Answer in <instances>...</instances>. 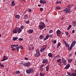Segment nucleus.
Masks as SVG:
<instances>
[{"label": "nucleus", "instance_id": "30", "mask_svg": "<svg viewBox=\"0 0 76 76\" xmlns=\"http://www.w3.org/2000/svg\"><path fill=\"white\" fill-rule=\"evenodd\" d=\"M74 6V4H72L71 5H68L67 6V7H71V6Z\"/></svg>", "mask_w": 76, "mask_h": 76}, {"label": "nucleus", "instance_id": "34", "mask_svg": "<svg viewBox=\"0 0 76 76\" xmlns=\"http://www.w3.org/2000/svg\"><path fill=\"white\" fill-rule=\"evenodd\" d=\"M36 53H39V49H37L36 50Z\"/></svg>", "mask_w": 76, "mask_h": 76}, {"label": "nucleus", "instance_id": "36", "mask_svg": "<svg viewBox=\"0 0 76 76\" xmlns=\"http://www.w3.org/2000/svg\"><path fill=\"white\" fill-rule=\"evenodd\" d=\"M73 26H76V22H73Z\"/></svg>", "mask_w": 76, "mask_h": 76}, {"label": "nucleus", "instance_id": "9", "mask_svg": "<svg viewBox=\"0 0 76 76\" xmlns=\"http://www.w3.org/2000/svg\"><path fill=\"white\" fill-rule=\"evenodd\" d=\"M61 33V31L59 30H58L56 31V34H57V36H58V37H59L60 35V34Z\"/></svg>", "mask_w": 76, "mask_h": 76}, {"label": "nucleus", "instance_id": "51", "mask_svg": "<svg viewBox=\"0 0 76 76\" xmlns=\"http://www.w3.org/2000/svg\"><path fill=\"white\" fill-rule=\"evenodd\" d=\"M56 57H57V58H60V56L59 55H57Z\"/></svg>", "mask_w": 76, "mask_h": 76}, {"label": "nucleus", "instance_id": "46", "mask_svg": "<svg viewBox=\"0 0 76 76\" xmlns=\"http://www.w3.org/2000/svg\"><path fill=\"white\" fill-rule=\"evenodd\" d=\"M75 32V31L74 30H73L72 31V34H74Z\"/></svg>", "mask_w": 76, "mask_h": 76}, {"label": "nucleus", "instance_id": "16", "mask_svg": "<svg viewBox=\"0 0 76 76\" xmlns=\"http://www.w3.org/2000/svg\"><path fill=\"white\" fill-rule=\"evenodd\" d=\"M45 49H46V48H41L40 49L41 52V53H42V52L44 51V50H45Z\"/></svg>", "mask_w": 76, "mask_h": 76}, {"label": "nucleus", "instance_id": "64", "mask_svg": "<svg viewBox=\"0 0 76 76\" xmlns=\"http://www.w3.org/2000/svg\"><path fill=\"white\" fill-rule=\"evenodd\" d=\"M76 6H75V7L74 8V10H76Z\"/></svg>", "mask_w": 76, "mask_h": 76}, {"label": "nucleus", "instance_id": "38", "mask_svg": "<svg viewBox=\"0 0 76 76\" xmlns=\"http://www.w3.org/2000/svg\"><path fill=\"white\" fill-rule=\"evenodd\" d=\"M14 45H12L11 46V48H14Z\"/></svg>", "mask_w": 76, "mask_h": 76}, {"label": "nucleus", "instance_id": "12", "mask_svg": "<svg viewBox=\"0 0 76 76\" xmlns=\"http://www.w3.org/2000/svg\"><path fill=\"white\" fill-rule=\"evenodd\" d=\"M17 32L18 34L20 33V32H22V29L20 28H18Z\"/></svg>", "mask_w": 76, "mask_h": 76}, {"label": "nucleus", "instance_id": "47", "mask_svg": "<svg viewBox=\"0 0 76 76\" xmlns=\"http://www.w3.org/2000/svg\"><path fill=\"white\" fill-rule=\"evenodd\" d=\"M4 66V65L3 64H1V67H3Z\"/></svg>", "mask_w": 76, "mask_h": 76}, {"label": "nucleus", "instance_id": "55", "mask_svg": "<svg viewBox=\"0 0 76 76\" xmlns=\"http://www.w3.org/2000/svg\"><path fill=\"white\" fill-rule=\"evenodd\" d=\"M49 37L50 38H52L53 37V36L51 35H50Z\"/></svg>", "mask_w": 76, "mask_h": 76}, {"label": "nucleus", "instance_id": "29", "mask_svg": "<svg viewBox=\"0 0 76 76\" xmlns=\"http://www.w3.org/2000/svg\"><path fill=\"white\" fill-rule=\"evenodd\" d=\"M60 61H61V59L60 58H59L57 60V62H58V63L60 62Z\"/></svg>", "mask_w": 76, "mask_h": 76}, {"label": "nucleus", "instance_id": "8", "mask_svg": "<svg viewBox=\"0 0 76 76\" xmlns=\"http://www.w3.org/2000/svg\"><path fill=\"white\" fill-rule=\"evenodd\" d=\"M8 59V58L7 57L6 58V56H4L3 57V58L1 60V61H5V60H7Z\"/></svg>", "mask_w": 76, "mask_h": 76}, {"label": "nucleus", "instance_id": "32", "mask_svg": "<svg viewBox=\"0 0 76 76\" xmlns=\"http://www.w3.org/2000/svg\"><path fill=\"white\" fill-rule=\"evenodd\" d=\"M53 32V30H50L49 31V33L51 34V33H52Z\"/></svg>", "mask_w": 76, "mask_h": 76}, {"label": "nucleus", "instance_id": "63", "mask_svg": "<svg viewBox=\"0 0 76 76\" xmlns=\"http://www.w3.org/2000/svg\"><path fill=\"white\" fill-rule=\"evenodd\" d=\"M42 66H42V65H41L40 66V68L41 69V68H42Z\"/></svg>", "mask_w": 76, "mask_h": 76}, {"label": "nucleus", "instance_id": "33", "mask_svg": "<svg viewBox=\"0 0 76 76\" xmlns=\"http://www.w3.org/2000/svg\"><path fill=\"white\" fill-rule=\"evenodd\" d=\"M16 73H17V74H20V71H17L16 72Z\"/></svg>", "mask_w": 76, "mask_h": 76}, {"label": "nucleus", "instance_id": "41", "mask_svg": "<svg viewBox=\"0 0 76 76\" xmlns=\"http://www.w3.org/2000/svg\"><path fill=\"white\" fill-rule=\"evenodd\" d=\"M16 50L18 52L19 51V47H17V48Z\"/></svg>", "mask_w": 76, "mask_h": 76}, {"label": "nucleus", "instance_id": "3", "mask_svg": "<svg viewBox=\"0 0 76 76\" xmlns=\"http://www.w3.org/2000/svg\"><path fill=\"white\" fill-rule=\"evenodd\" d=\"M76 43V41L75 40H74L72 42V44L71 45V46L69 49L70 50H72V48H73V47H74V46Z\"/></svg>", "mask_w": 76, "mask_h": 76}, {"label": "nucleus", "instance_id": "1", "mask_svg": "<svg viewBox=\"0 0 76 76\" xmlns=\"http://www.w3.org/2000/svg\"><path fill=\"white\" fill-rule=\"evenodd\" d=\"M71 9V7H68L66 8L64 10V13H70V9Z\"/></svg>", "mask_w": 76, "mask_h": 76}, {"label": "nucleus", "instance_id": "25", "mask_svg": "<svg viewBox=\"0 0 76 76\" xmlns=\"http://www.w3.org/2000/svg\"><path fill=\"white\" fill-rule=\"evenodd\" d=\"M68 63H70V62H72V59H68Z\"/></svg>", "mask_w": 76, "mask_h": 76}, {"label": "nucleus", "instance_id": "10", "mask_svg": "<svg viewBox=\"0 0 76 76\" xmlns=\"http://www.w3.org/2000/svg\"><path fill=\"white\" fill-rule=\"evenodd\" d=\"M40 3H42V4H46V1L44 0H41L40 1Z\"/></svg>", "mask_w": 76, "mask_h": 76}, {"label": "nucleus", "instance_id": "19", "mask_svg": "<svg viewBox=\"0 0 76 76\" xmlns=\"http://www.w3.org/2000/svg\"><path fill=\"white\" fill-rule=\"evenodd\" d=\"M49 70V65H48L46 67V71L48 72Z\"/></svg>", "mask_w": 76, "mask_h": 76}, {"label": "nucleus", "instance_id": "7", "mask_svg": "<svg viewBox=\"0 0 76 76\" xmlns=\"http://www.w3.org/2000/svg\"><path fill=\"white\" fill-rule=\"evenodd\" d=\"M13 32L14 34H17V33H18V27H16L15 29L13 30Z\"/></svg>", "mask_w": 76, "mask_h": 76}, {"label": "nucleus", "instance_id": "52", "mask_svg": "<svg viewBox=\"0 0 76 76\" xmlns=\"http://www.w3.org/2000/svg\"><path fill=\"white\" fill-rule=\"evenodd\" d=\"M16 50L14 48H13L12 49V51H14L15 50Z\"/></svg>", "mask_w": 76, "mask_h": 76}, {"label": "nucleus", "instance_id": "11", "mask_svg": "<svg viewBox=\"0 0 76 76\" xmlns=\"http://www.w3.org/2000/svg\"><path fill=\"white\" fill-rule=\"evenodd\" d=\"M70 64H67L65 67V69H68L70 67Z\"/></svg>", "mask_w": 76, "mask_h": 76}, {"label": "nucleus", "instance_id": "18", "mask_svg": "<svg viewBox=\"0 0 76 76\" xmlns=\"http://www.w3.org/2000/svg\"><path fill=\"white\" fill-rule=\"evenodd\" d=\"M48 56H49V57H50L51 58V57H52L53 56V54H52L51 53H49L48 54Z\"/></svg>", "mask_w": 76, "mask_h": 76}, {"label": "nucleus", "instance_id": "31", "mask_svg": "<svg viewBox=\"0 0 76 76\" xmlns=\"http://www.w3.org/2000/svg\"><path fill=\"white\" fill-rule=\"evenodd\" d=\"M60 46V43H58L57 46V48H58V47H59V46Z\"/></svg>", "mask_w": 76, "mask_h": 76}, {"label": "nucleus", "instance_id": "56", "mask_svg": "<svg viewBox=\"0 0 76 76\" xmlns=\"http://www.w3.org/2000/svg\"><path fill=\"white\" fill-rule=\"evenodd\" d=\"M56 56H54L53 57V60H55L56 58Z\"/></svg>", "mask_w": 76, "mask_h": 76}, {"label": "nucleus", "instance_id": "59", "mask_svg": "<svg viewBox=\"0 0 76 76\" xmlns=\"http://www.w3.org/2000/svg\"><path fill=\"white\" fill-rule=\"evenodd\" d=\"M65 45L66 46V45H68V44H67V43H65Z\"/></svg>", "mask_w": 76, "mask_h": 76}, {"label": "nucleus", "instance_id": "22", "mask_svg": "<svg viewBox=\"0 0 76 76\" xmlns=\"http://www.w3.org/2000/svg\"><path fill=\"white\" fill-rule=\"evenodd\" d=\"M18 39V37H13V41H16V39Z\"/></svg>", "mask_w": 76, "mask_h": 76}, {"label": "nucleus", "instance_id": "53", "mask_svg": "<svg viewBox=\"0 0 76 76\" xmlns=\"http://www.w3.org/2000/svg\"><path fill=\"white\" fill-rule=\"evenodd\" d=\"M25 60H28V58L27 57H26L25 58Z\"/></svg>", "mask_w": 76, "mask_h": 76}, {"label": "nucleus", "instance_id": "6", "mask_svg": "<svg viewBox=\"0 0 76 76\" xmlns=\"http://www.w3.org/2000/svg\"><path fill=\"white\" fill-rule=\"evenodd\" d=\"M23 65L24 66H26V67H29V66L31 65V63L30 62H28L26 64H24Z\"/></svg>", "mask_w": 76, "mask_h": 76}, {"label": "nucleus", "instance_id": "60", "mask_svg": "<svg viewBox=\"0 0 76 76\" xmlns=\"http://www.w3.org/2000/svg\"><path fill=\"white\" fill-rule=\"evenodd\" d=\"M46 39H46V37H45V38H44V41H45V40H46Z\"/></svg>", "mask_w": 76, "mask_h": 76}, {"label": "nucleus", "instance_id": "26", "mask_svg": "<svg viewBox=\"0 0 76 76\" xmlns=\"http://www.w3.org/2000/svg\"><path fill=\"white\" fill-rule=\"evenodd\" d=\"M56 9H59V10H60V9H61V8H60V7H56Z\"/></svg>", "mask_w": 76, "mask_h": 76}, {"label": "nucleus", "instance_id": "24", "mask_svg": "<svg viewBox=\"0 0 76 76\" xmlns=\"http://www.w3.org/2000/svg\"><path fill=\"white\" fill-rule=\"evenodd\" d=\"M67 74L69 76H72V74H71L69 72H67Z\"/></svg>", "mask_w": 76, "mask_h": 76}, {"label": "nucleus", "instance_id": "37", "mask_svg": "<svg viewBox=\"0 0 76 76\" xmlns=\"http://www.w3.org/2000/svg\"><path fill=\"white\" fill-rule=\"evenodd\" d=\"M72 76H76V74L72 73Z\"/></svg>", "mask_w": 76, "mask_h": 76}, {"label": "nucleus", "instance_id": "39", "mask_svg": "<svg viewBox=\"0 0 76 76\" xmlns=\"http://www.w3.org/2000/svg\"><path fill=\"white\" fill-rule=\"evenodd\" d=\"M26 23L27 24H28V23H29V20H28V21H26Z\"/></svg>", "mask_w": 76, "mask_h": 76}, {"label": "nucleus", "instance_id": "21", "mask_svg": "<svg viewBox=\"0 0 76 76\" xmlns=\"http://www.w3.org/2000/svg\"><path fill=\"white\" fill-rule=\"evenodd\" d=\"M16 18H18V19H20V15H16L15 16Z\"/></svg>", "mask_w": 76, "mask_h": 76}, {"label": "nucleus", "instance_id": "15", "mask_svg": "<svg viewBox=\"0 0 76 76\" xmlns=\"http://www.w3.org/2000/svg\"><path fill=\"white\" fill-rule=\"evenodd\" d=\"M11 5L12 6H14L15 5V1H13L11 3Z\"/></svg>", "mask_w": 76, "mask_h": 76}, {"label": "nucleus", "instance_id": "40", "mask_svg": "<svg viewBox=\"0 0 76 76\" xmlns=\"http://www.w3.org/2000/svg\"><path fill=\"white\" fill-rule=\"evenodd\" d=\"M18 40H19V41H23V39L22 38H20L18 39Z\"/></svg>", "mask_w": 76, "mask_h": 76}, {"label": "nucleus", "instance_id": "43", "mask_svg": "<svg viewBox=\"0 0 76 76\" xmlns=\"http://www.w3.org/2000/svg\"><path fill=\"white\" fill-rule=\"evenodd\" d=\"M40 10L41 12L43 10V8H40Z\"/></svg>", "mask_w": 76, "mask_h": 76}, {"label": "nucleus", "instance_id": "13", "mask_svg": "<svg viewBox=\"0 0 76 76\" xmlns=\"http://www.w3.org/2000/svg\"><path fill=\"white\" fill-rule=\"evenodd\" d=\"M42 63H46L47 64L48 63V61L47 60V59H44L42 61Z\"/></svg>", "mask_w": 76, "mask_h": 76}, {"label": "nucleus", "instance_id": "57", "mask_svg": "<svg viewBox=\"0 0 76 76\" xmlns=\"http://www.w3.org/2000/svg\"><path fill=\"white\" fill-rule=\"evenodd\" d=\"M70 27H68L67 28V30H69V29H70Z\"/></svg>", "mask_w": 76, "mask_h": 76}, {"label": "nucleus", "instance_id": "61", "mask_svg": "<svg viewBox=\"0 0 76 76\" xmlns=\"http://www.w3.org/2000/svg\"><path fill=\"white\" fill-rule=\"evenodd\" d=\"M41 71H42H42H43V69L42 68V69H40Z\"/></svg>", "mask_w": 76, "mask_h": 76}, {"label": "nucleus", "instance_id": "28", "mask_svg": "<svg viewBox=\"0 0 76 76\" xmlns=\"http://www.w3.org/2000/svg\"><path fill=\"white\" fill-rule=\"evenodd\" d=\"M40 75L41 76H44V75H45L44 74H42V73H40Z\"/></svg>", "mask_w": 76, "mask_h": 76}, {"label": "nucleus", "instance_id": "35", "mask_svg": "<svg viewBox=\"0 0 76 76\" xmlns=\"http://www.w3.org/2000/svg\"><path fill=\"white\" fill-rule=\"evenodd\" d=\"M18 47H19L20 49H21V50L23 49V47H22V46H20Z\"/></svg>", "mask_w": 76, "mask_h": 76}, {"label": "nucleus", "instance_id": "4", "mask_svg": "<svg viewBox=\"0 0 76 76\" xmlns=\"http://www.w3.org/2000/svg\"><path fill=\"white\" fill-rule=\"evenodd\" d=\"M33 69H27L26 70V73L27 74H29L30 73H33Z\"/></svg>", "mask_w": 76, "mask_h": 76}, {"label": "nucleus", "instance_id": "17", "mask_svg": "<svg viewBox=\"0 0 76 76\" xmlns=\"http://www.w3.org/2000/svg\"><path fill=\"white\" fill-rule=\"evenodd\" d=\"M24 18L25 19H28V15H25L24 16Z\"/></svg>", "mask_w": 76, "mask_h": 76}, {"label": "nucleus", "instance_id": "2", "mask_svg": "<svg viewBox=\"0 0 76 76\" xmlns=\"http://www.w3.org/2000/svg\"><path fill=\"white\" fill-rule=\"evenodd\" d=\"M41 25L39 26V28H40V30H41V29H44V28H45V25L44 23H40Z\"/></svg>", "mask_w": 76, "mask_h": 76}, {"label": "nucleus", "instance_id": "45", "mask_svg": "<svg viewBox=\"0 0 76 76\" xmlns=\"http://www.w3.org/2000/svg\"><path fill=\"white\" fill-rule=\"evenodd\" d=\"M21 29H23V28H24V26H21Z\"/></svg>", "mask_w": 76, "mask_h": 76}, {"label": "nucleus", "instance_id": "50", "mask_svg": "<svg viewBox=\"0 0 76 76\" xmlns=\"http://www.w3.org/2000/svg\"><path fill=\"white\" fill-rule=\"evenodd\" d=\"M66 35H69V32L67 31H66Z\"/></svg>", "mask_w": 76, "mask_h": 76}, {"label": "nucleus", "instance_id": "23", "mask_svg": "<svg viewBox=\"0 0 76 76\" xmlns=\"http://www.w3.org/2000/svg\"><path fill=\"white\" fill-rule=\"evenodd\" d=\"M33 32H34V30H29V34H32L33 33Z\"/></svg>", "mask_w": 76, "mask_h": 76}, {"label": "nucleus", "instance_id": "5", "mask_svg": "<svg viewBox=\"0 0 76 76\" xmlns=\"http://www.w3.org/2000/svg\"><path fill=\"white\" fill-rule=\"evenodd\" d=\"M61 61H62V63H63L64 66L66 65L67 64L66 61V60H65L64 58H62Z\"/></svg>", "mask_w": 76, "mask_h": 76}, {"label": "nucleus", "instance_id": "49", "mask_svg": "<svg viewBox=\"0 0 76 76\" xmlns=\"http://www.w3.org/2000/svg\"><path fill=\"white\" fill-rule=\"evenodd\" d=\"M68 27H69V28H72V25H70Z\"/></svg>", "mask_w": 76, "mask_h": 76}, {"label": "nucleus", "instance_id": "62", "mask_svg": "<svg viewBox=\"0 0 76 76\" xmlns=\"http://www.w3.org/2000/svg\"><path fill=\"white\" fill-rule=\"evenodd\" d=\"M15 46H17V47H18V46H19V45L18 44H17L16 45H14Z\"/></svg>", "mask_w": 76, "mask_h": 76}, {"label": "nucleus", "instance_id": "20", "mask_svg": "<svg viewBox=\"0 0 76 76\" xmlns=\"http://www.w3.org/2000/svg\"><path fill=\"white\" fill-rule=\"evenodd\" d=\"M44 36L42 35H40L39 36V39H43L44 38Z\"/></svg>", "mask_w": 76, "mask_h": 76}, {"label": "nucleus", "instance_id": "42", "mask_svg": "<svg viewBox=\"0 0 76 76\" xmlns=\"http://www.w3.org/2000/svg\"><path fill=\"white\" fill-rule=\"evenodd\" d=\"M28 12H32V10L31 9H28Z\"/></svg>", "mask_w": 76, "mask_h": 76}, {"label": "nucleus", "instance_id": "27", "mask_svg": "<svg viewBox=\"0 0 76 76\" xmlns=\"http://www.w3.org/2000/svg\"><path fill=\"white\" fill-rule=\"evenodd\" d=\"M56 4H61V1H57L56 2Z\"/></svg>", "mask_w": 76, "mask_h": 76}, {"label": "nucleus", "instance_id": "48", "mask_svg": "<svg viewBox=\"0 0 76 76\" xmlns=\"http://www.w3.org/2000/svg\"><path fill=\"white\" fill-rule=\"evenodd\" d=\"M56 42H57L56 40H54V41H53V43H54V44H56Z\"/></svg>", "mask_w": 76, "mask_h": 76}, {"label": "nucleus", "instance_id": "44", "mask_svg": "<svg viewBox=\"0 0 76 76\" xmlns=\"http://www.w3.org/2000/svg\"><path fill=\"white\" fill-rule=\"evenodd\" d=\"M49 37V35H47V36H46V39H48V38Z\"/></svg>", "mask_w": 76, "mask_h": 76}, {"label": "nucleus", "instance_id": "54", "mask_svg": "<svg viewBox=\"0 0 76 76\" xmlns=\"http://www.w3.org/2000/svg\"><path fill=\"white\" fill-rule=\"evenodd\" d=\"M66 47H68V48H69V45H66Z\"/></svg>", "mask_w": 76, "mask_h": 76}, {"label": "nucleus", "instance_id": "58", "mask_svg": "<svg viewBox=\"0 0 76 76\" xmlns=\"http://www.w3.org/2000/svg\"><path fill=\"white\" fill-rule=\"evenodd\" d=\"M34 47H32L31 49L32 51H34Z\"/></svg>", "mask_w": 76, "mask_h": 76}, {"label": "nucleus", "instance_id": "14", "mask_svg": "<svg viewBox=\"0 0 76 76\" xmlns=\"http://www.w3.org/2000/svg\"><path fill=\"white\" fill-rule=\"evenodd\" d=\"M41 54L40 53H36V54L35 55V57H38L39 56H40Z\"/></svg>", "mask_w": 76, "mask_h": 76}]
</instances>
